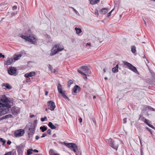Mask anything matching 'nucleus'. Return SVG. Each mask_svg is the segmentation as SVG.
<instances>
[{"mask_svg": "<svg viewBox=\"0 0 155 155\" xmlns=\"http://www.w3.org/2000/svg\"><path fill=\"white\" fill-rule=\"evenodd\" d=\"M21 37L31 44H35L36 42V39L35 36L33 35H31L28 36L25 35H21Z\"/></svg>", "mask_w": 155, "mask_h": 155, "instance_id": "7ed1b4c3", "label": "nucleus"}, {"mask_svg": "<svg viewBox=\"0 0 155 155\" xmlns=\"http://www.w3.org/2000/svg\"><path fill=\"white\" fill-rule=\"evenodd\" d=\"M1 57L4 58L5 57V56L4 55L2 54V53H0V58Z\"/></svg>", "mask_w": 155, "mask_h": 155, "instance_id": "c03bdc74", "label": "nucleus"}, {"mask_svg": "<svg viewBox=\"0 0 155 155\" xmlns=\"http://www.w3.org/2000/svg\"><path fill=\"white\" fill-rule=\"evenodd\" d=\"M40 130H41L42 132H45V130H47V128L45 127V126H43L41 127L40 128Z\"/></svg>", "mask_w": 155, "mask_h": 155, "instance_id": "393cba45", "label": "nucleus"}, {"mask_svg": "<svg viewBox=\"0 0 155 155\" xmlns=\"http://www.w3.org/2000/svg\"><path fill=\"white\" fill-rule=\"evenodd\" d=\"M12 112L14 114H16L20 112V109L17 107H14L12 109Z\"/></svg>", "mask_w": 155, "mask_h": 155, "instance_id": "4468645a", "label": "nucleus"}, {"mask_svg": "<svg viewBox=\"0 0 155 155\" xmlns=\"http://www.w3.org/2000/svg\"><path fill=\"white\" fill-rule=\"evenodd\" d=\"M62 94V97L65 99H67L68 98L67 96L64 94V93L62 92V93H60Z\"/></svg>", "mask_w": 155, "mask_h": 155, "instance_id": "7c9ffc66", "label": "nucleus"}, {"mask_svg": "<svg viewBox=\"0 0 155 155\" xmlns=\"http://www.w3.org/2000/svg\"><path fill=\"white\" fill-rule=\"evenodd\" d=\"M21 55L20 54H19L16 56L15 57L13 58L14 60H15L14 61H15L17 60L18 59H19L20 58V57H21Z\"/></svg>", "mask_w": 155, "mask_h": 155, "instance_id": "bb28decb", "label": "nucleus"}, {"mask_svg": "<svg viewBox=\"0 0 155 155\" xmlns=\"http://www.w3.org/2000/svg\"><path fill=\"white\" fill-rule=\"evenodd\" d=\"M34 116V115H31L30 116V117L31 118H32V117H33Z\"/></svg>", "mask_w": 155, "mask_h": 155, "instance_id": "bf43d9fd", "label": "nucleus"}, {"mask_svg": "<svg viewBox=\"0 0 155 155\" xmlns=\"http://www.w3.org/2000/svg\"><path fill=\"white\" fill-rule=\"evenodd\" d=\"M131 51L133 53H135L136 51V47L133 45L131 47Z\"/></svg>", "mask_w": 155, "mask_h": 155, "instance_id": "b1692460", "label": "nucleus"}, {"mask_svg": "<svg viewBox=\"0 0 155 155\" xmlns=\"http://www.w3.org/2000/svg\"><path fill=\"white\" fill-rule=\"evenodd\" d=\"M33 150L32 149H29L27 150V154L28 155H31L32 153V151Z\"/></svg>", "mask_w": 155, "mask_h": 155, "instance_id": "cd10ccee", "label": "nucleus"}, {"mask_svg": "<svg viewBox=\"0 0 155 155\" xmlns=\"http://www.w3.org/2000/svg\"><path fill=\"white\" fill-rule=\"evenodd\" d=\"M146 107L148 109L150 110H154V109L153 108L151 107H149L148 106H146Z\"/></svg>", "mask_w": 155, "mask_h": 155, "instance_id": "72a5a7b5", "label": "nucleus"}, {"mask_svg": "<svg viewBox=\"0 0 155 155\" xmlns=\"http://www.w3.org/2000/svg\"><path fill=\"white\" fill-rule=\"evenodd\" d=\"M124 64L125 65H127L128 67L130 69L133 71L135 73H138V72L136 68L135 67L133 66L131 64L127 61L124 62Z\"/></svg>", "mask_w": 155, "mask_h": 155, "instance_id": "423d86ee", "label": "nucleus"}, {"mask_svg": "<svg viewBox=\"0 0 155 155\" xmlns=\"http://www.w3.org/2000/svg\"><path fill=\"white\" fill-rule=\"evenodd\" d=\"M48 126L51 129H54L56 128V127L54 126L51 122H49L48 124Z\"/></svg>", "mask_w": 155, "mask_h": 155, "instance_id": "6ab92c4d", "label": "nucleus"}, {"mask_svg": "<svg viewBox=\"0 0 155 155\" xmlns=\"http://www.w3.org/2000/svg\"><path fill=\"white\" fill-rule=\"evenodd\" d=\"M113 10H111L110 12H109L107 14V17H109L111 13L112 12Z\"/></svg>", "mask_w": 155, "mask_h": 155, "instance_id": "37998d69", "label": "nucleus"}, {"mask_svg": "<svg viewBox=\"0 0 155 155\" xmlns=\"http://www.w3.org/2000/svg\"><path fill=\"white\" fill-rule=\"evenodd\" d=\"M75 29L76 31V33L78 35L81 33L82 31L81 29L79 28L75 27Z\"/></svg>", "mask_w": 155, "mask_h": 155, "instance_id": "4be33fe9", "label": "nucleus"}, {"mask_svg": "<svg viewBox=\"0 0 155 155\" xmlns=\"http://www.w3.org/2000/svg\"><path fill=\"white\" fill-rule=\"evenodd\" d=\"M146 129H147V130H148L150 132V133L151 134H152V132L151 131V130L149 128H147V127L146 128Z\"/></svg>", "mask_w": 155, "mask_h": 155, "instance_id": "a18cd8bd", "label": "nucleus"}, {"mask_svg": "<svg viewBox=\"0 0 155 155\" xmlns=\"http://www.w3.org/2000/svg\"><path fill=\"white\" fill-rule=\"evenodd\" d=\"M17 7L16 5H14L12 7V10H15L17 9Z\"/></svg>", "mask_w": 155, "mask_h": 155, "instance_id": "4c0bfd02", "label": "nucleus"}, {"mask_svg": "<svg viewBox=\"0 0 155 155\" xmlns=\"http://www.w3.org/2000/svg\"><path fill=\"white\" fill-rule=\"evenodd\" d=\"M91 45L90 43H87L86 45V48L87 49L91 48Z\"/></svg>", "mask_w": 155, "mask_h": 155, "instance_id": "c85d7f7f", "label": "nucleus"}, {"mask_svg": "<svg viewBox=\"0 0 155 155\" xmlns=\"http://www.w3.org/2000/svg\"><path fill=\"white\" fill-rule=\"evenodd\" d=\"M144 122L147 124L149 127L152 128L153 129L155 130V127H154L151 124V123L150 122L149 120H147L146 119H145L144 120Z\"/></svg>", "mask_w": 155, "mask_h": 155, "instance_id": "2eb2a0df", "label": "nucleus"}, {"mask_svg": "<svg viewBox=\"0 0 155 155\" xmlns=\"http://www.w3.org/2000/svg\"><path fill=\"white\" fill-rule=\"evenodd\" d=\"M14 61L13 58H8L6 61H4V64L5 65H9L12 63Z\"/></svg>", "mask_w": 155, "mask_h": 155, "instance_id": "f8f14e48", "label": "nucleus"}, {"mask_svg": "<svg viewBox=\"0 0 155 155\" xmlns=\"http://www.w3.org/2000/svg\"><path fill=\"white\" fill-rule=\"evenodd\" d=\"M22 147H21V145H20V146H19L18 147V150H19V149L21 148Z\"/></svg>", "mask_w": 155, "mask_h": 155, "instance_id": "13d9d810", "label": "nucleus"}, {"mask_svg": "<svg viewBox=\"0 0 155 155\" xmlns=\"http://www.w3.org/2000/svg\"><path fill=\"white\" fill-rule=\"evenodd\" d=\"M81 68L83 70V71L86 74H91V71L89 68L86 66H82L81 67Z\"/></svg>", "mask_w": 155, "mask_h": 155, "instance_id": "9d476101", "label": "nucleus"}, {"mask_svg": "<svg viewBox=\"0 0 155 155\" xmlns=\"http://www.w3.org/2000/svg\"><path fill=\"white\" fill-rule=\"evenodd\" d=\"M132 124H133L132 122H131V126H132Z\"/></svg>", "mask_w": 155, "mask_h": 155, "instance_id": "774afa93", "label": "nucleus"}, {"mask_svg": "<svg viewBox=\"0 0 155 155\" xmlns=\"http://www.w3.org/2000/svg\"><path fill=\"white\" fill-rule=\"evenodd\" d=\"M143 58H146V57L145 56V55H144L143 57Z\"/></svg>", "mask_w": 155, "mask_h": 155, "instance_id": "338daca9", "label": "nucleus"}, {"mask_svg": "<svg viewBox=\"0 0 155 155\" xmlns=\"http://www.w3.org/2000/svg\"><path fill=\"white\" fill-rule=\"evenodd\" d=\"M6 155H13L12 152H9L5 154Z\"/></svg>", "mask_w": 155, "mask_h": 155, "instance_id": "e433bc0d", "label": "nucleus"}, {"mask_svg": "<svg viewBox=\"0 0 155 155\" xmlns=\"http://www.w3.org/2000/svg\"><path fill=\"white\" fill-rule=\"evenodd\" d=\"M39 138V137L38 136H36L35 137V139L37 140H38Z\"/></svg>", "mask_w": 155, "mask_h": 155, "instance_id": "3c124183", "label": "nucleus"}, {"mask_svg": "<svg viewBox=\"0 0 155 155\" xmlns=\"http://www.w3.org/2000/svg\"><path fill=\"white\" fill-rule=\"evenodd\" d=\"M29 130H30V132H31V133H32L34 134L35 130L34 125L32 128H30Z\"/></svg>", "mask_w": 155, "mask_h": 155, "instance_id": "a878e982", "label": "nucleus"}, {"mask_svg": "<svg viewBox=\"0 0 155 155\" xmlns=\"http://www.w3.org/2000/svg\"><path fill=\"white\" fill-rule=\"evenodd\" d=\"M79 121L80 123H81L82 121V120L81 118H80L79 119Z\"/></svg>", "mask_w": 155, "mask_h": 155, "instance_id": "5fc2aeb1", "label": "nucleus"}, {"mask_svg": "<svg viewBox=\"0 0 155 155\" xmlns=\"http://www.w3.org/2000/svg\"><path fill=\"white\" fill-rule=\"evenodd\" d=\"M15 14H16L14 12H12L11 13V15H12V16L15 15Z\"/></svg>", "mask_w": 155, "mask_h": 155, "instance_id": "864d4df0", "label": "nucleus"}, {"mask_svg": "<svg viewBox=\"0 0 155 155\" xmlns=\"http://www.w3.org/2000/svg\"><path fill=\"white\" fill-rule=\"evenodd\" d=\"M8 73L9 74L15 76L17 75L16 69L14 67H10L8 70Z\"/></svg>", "mask_w": 155, "mask_h": 155, "instance_id": "0eeeda50", "label": "nucleus"}, {"mask_svg": "<svg viewBox=\"0 0 155 155\" xmlns=\"http://www.w3.org/2000/svg\"><path fill=\"white\" fill-rule=\"evenodd\" d=\"M104 79H105L106 80H107L108 78H107V77H105V78H104Z\"/></svg>", "mask_w": 155, "mask_h": 155, "instance_id": "0e129e2a", "label": "nucleus"}, {"mask_svg": "<svg viewBox=\"0 0 155 155\" xmlns=\"http://www.w3.org/2000/svg\"><path fill=\"white\" fill-rule=\"evenodd\" d=\"M80 90V87L77 85H75L73 89L72 94L73 95H75V94L78 93Z\"/></svg>", "mask_w": 155, "mask_h": 155, "instance_id": "9b49d317", "label": "nucleus"}, {"mask_svg": "<svg viewBox=\"0 0 155 155\" xmlns=\"http://www.w3.org/2000/svg\"><path fill=\"white\" fill-rule=\"evenodd\" d=\"M35 75V73L34 71H32L28 73H27L25 74V77L26 78L29 77L34 76Z\"/></svg>", "mask_w": 155, "mask_h": 155, "instance_id": "ddd939ff", "label": "nucleus"}, {"mask_svg": "<svg viewBox=\"0 0 155 155\" xmlns=\"http://www.w3.org/2000/svg\"><path fill=\"white\" fill-rule=\"evenodd\" d=\"M55 135H56V134H53V137H55Z\"/></svg>", "mask_w": 155, "mask_h": 155, "instance_id": "69168bd1", "label": "nucleus"}, {"mask_svg": "<svg viewBox=\"0 0 155 155\" xmlns=\"http://www.w3.org/2000/svg\"><path fill=\"white\" fill-rule=\"evenodd\" d=\"M11 142L9 140H8L7 142V144L8 145H10L11 143Z\"/></svg>", "mask_w": 155, "mask_h": 155, "instance_id": "de8ad7c7", "label": "nucleus"}, {"mask_svg": "<svg viewBox=\"0 0 155 155\" xmlns=\"http://www.w3.org/2000/svg\"><path fill=\"white\" fill-rule=\"evenodd\" d=\"M57 88L59 93H62V86L59 83L58 84Z\"/></svg>", "mask_w": 155, "mask_h": 155, "instance_id": "a211bd4d", "label": "nucleus"}, {"mask_svg": "<svg viewBox=\"0 0 155 155\" xmlns=\"http://www.w3.org/2000/svg\"><path fill=\"white\" fill-rule=\"evenodd\" d=\"M30 79L29 78H27L26 79V82H30Z\"/></svg>", "mask_w": 155, "mask_h": 155, "instance_id": "09e8293b", "label": "nucleus"}, {"mask_svg": "<svg viewBox=\"0 0 155 155\" xmlns=\"http://www.w3.org/2000/svg\"><path fill=\"white\" fill-rule=\"evenodd\" d=\"M47 133L48 134H51V130L50 129H49L47 130Z\"/></svg>", "mask_w": 155, "mask_h": 155, "instance_id": "a19ab883", "label": "nucleus"}, {"mask_svg": "<svg viewBox=\"0 0 155 155\" xmlns=\"http://www.w3.org/2000/svg\"><path fill=\"white\" fill-rule=\"evenodd\" d=\"M34 152H36V153H38V151L36 149H34V150H33Z\"/></svg>", "mask_w": 155, "mask_h": 155, "instance_id": "8fccbe9b", "label": "nucleus"}, {"mask_svg": "<svg viewBox=\"0 0 155 155\" xmlns=\"http://www.w3.org/2000/svg\"><path fill=\"white\" fill-rule=\"evenodd\" d=\"M118 64H117L116 66L113 68L112 69V71L114 73H117L118 71Z\"/></svg>", "mask_w": 155, "mask_h": 155, "instance_id": "aec40b11", "label": "nucleus"}, {"mask_svg": "<svg viewBox=\"0 0 155 155\" xmlns=\"http://www.w3.org/2000/svg\"><path fill=\"white\" fill-rule=\"evenodd\" d=\"M127 122V118H124L123 119V123L124 124H125Z\"/></svg>", "mask_w": 155, "mask_h": 155, "instance_id": "79ce46f5", "label": "nucleus"}, {"mask_svg": "<svg viewBox=\"0 0 155 155\" xmlns=\"http://www.w3.org/2000/svg\"><path fill=\"white\" fill-rule=\"evenodd\" d=\"M108 141L109 146L110 147L116 150L117 149L119 146L118 140L114 141L111 139L110 138L109 139Z\"/></svg>", "mask_w": 155, "mask_h": 155, "instance_id": "20e7f679", "label": "nucleus"}, {"mask_svg": "<svg viewBox=\"0 0 155 155\" xmlns=\"http://www.w3.org/2000/svg\"><path fill=\"white\" fill-rule=\"evenodd\" d=\"M47 103L48 108L51 111L54 110L56 107L54 102L49 101Z\"/></svg>", "mask_w": 155, "mask_h": 155, "instance_id": "6e6552de", "label": "nucleus"}, {"mask_svg": "<svg viewBox=\"0 0 155 155\" xmlns=\"http://www.w3.org/2000/svg\"><path fill=\"white\" fill-rule=\"evenodd\" d=\"M4 119H5V118L4 116L0 118V121Z\"/></svg>", "mask_w": 155, "mask_h": 155, "instance_id": "603ef678", "label": "nucleus"}, {"mask_svg": "<svg viewBox=\"0 0 155 155\" xmlns=\"http://www.w3.org/2000/svg\"><path fill=\"white\" fill-rule=\"evenodd\" d=\"M96 98V97L95 96H94L93 97V99H94Z\"/></svg>", "mask_w": 155, "mask_h": 155, "instance_id": "680f3d73", "label": "nucleus"}, {"mask_svg": "<svg viewBox=\"0 0 155 155\" xmlns=\"http://www.w3.org/2000/svg\"><path fill=\"white\" fill-rule=\"evenodd\" d=\"M108 8H104L101 9L100 13L101 14H105L108 12Z\"/></svg>", "mask_w": 155, "mask_h": 155, "instance_id": "f3484780", "label": "nucleus"}, {"mask_svg": "<svg viewBox=\"0 0 155 155\" xmlns=\"http://www.w3.org/2000/svg\"><path fill=\"white\" fill-rule=\"evenodd\" d=\"M48 67L51 71H52V70L53 69L52 66L50 64H48Z\"/></svg>", "mask_w": 155, "mask_h": 155, "instance_id": "f704fd0d", "label": "nucleus"}, {"mask_svg": "<svg viewBox=\"0 0 155 155\" xmlns=\"http://www.w3.org/2000/svg\"><path fill=\"white\" fill-rule=\"evenodd\" d=\"M13 102L6 97L5 96L2 95L0 98V116L8 113Z\"/></svg>", "mask_w": 155, "mask_h": 155, "instance_id": "f257e3e1", "label": "nucleus"}, {"mask_svg": "<svg viewBox=\"0 0 155 155\" xmlns=\"http://www.w3.org/2000/svg\"><path fill=\"white\" fill-rule=\"evenodd\" d=\"M25 132L24 130L20 129L15 131L14 135L16 137H20L22 136L24 134Z\"/></svg>", "mask_w": 155, "mask_h": 155, "instance_id": "1a4fd4ad", "label": "nucleus"}, {"mask_svg": "<svg viewBox=\"0 0 155 155\" xmlns=\"http://www.w3.org/2000/svg\"><path fill=\"white\" fill-rule=\"evenodd\" d=\"M64 144L65 146L73 150L75 153L76 152L77 150H78V147L75 143H67L64 142Z\"/></svg>", "mask_w": 155, "mask_h": 155, "instance_id": "39448f33", "label": "nucleus"}, {"mask_svg": "<svg viewBox=\"0 0 155 155\" xmlns=\"http://www.w3.org/2000/svg\"><path fill=\"white\" fill-rule=\"evenodd\" d=\"M50 155H60L58 153H55L54 152V151L52 149H50L49 151Z\"/></svg>", "mask_w": 155, "mask_h": 155, "instance_id": "5701e85b", "label": "nucleus"}, {"mask_svg": "<svg viewBox=\"0 0 155 155\" xmlns=\"http://www.w3.org/2000/svg\"><path fill=\"white\" fill-rule=\"evenodd\" d=\"M104 71V72H106V69H104L103 70Z\"/></svg>", "mask_w": 155, "mask_h": 155, "instance_id": "e2e57ef3", "label": "nucleus"}, {"mask_svg": "<svg viewBox=\"0 0 155 155\" xmlns=\"http://www.w3.org/2000/svg\"><path fill=\"white\" fill-rule=\"evenodd\" d=\"M74 11L77 15H79V13L75 9H74Z\"/></svg>", "mask_w": 155, "mask_h": 155, "instance_id": "ea45409f", "label": "nucleus"}, {"mask_svg": "<svg viewBox=\"0 0 155 155\" xmlns=\"http://www.w3.org/2000/svg\"><path fill=\"white\" fill-rule=\"evenodd\" d=\"M46 136H47L46 134H43L42 135V136H41V137H45Z\"/></svg>", "mask_w": 155, "mask_h": 155, "instance_id": "49530a36", "label": "nucleus"}, {"mask_svg": "<svg viewBox=\"0 0 155 155\" xmlns=\"http://www.w3.org/2000/svg\"><path fill=\"white\" fill-rule=\"evenodd\" d=\"M12 117V116L11 114L6 115L4 116L5 119L11 118Z\"/></svg>", "mask_w": 155, "mask_h": 155, "instance_id": "2f4dec72", "label": "nucleus"}, {"mask_svg": "<svg viewBox=\"0 0 155 155\" xmlns=\"http://www.w3.org/2000/svg\"><path fill=\"white\" fill-rule=\"evenodd\" d=\"M143 21H144V24H145V25H147L146 23V21H145L144 19H143Z\"/></svg>", "mask_w": 155, "mask_h": 155, "instance_id": "052dcab7", "label": "nucleus"}, {"mask_svg": "<svg viewBox=\"0 0 155 155\" xmlns=\"http://www.w3.org/2000/svg\"><path fill=\"white\" fill-rule=\"evenodd\" d=\"M33 134L32 133H31V132H29L28 133V134L29 137L30 138L31 137Z\"/></svg>", "mask_w": 155, "mask_h": 155, "instance_id": "58836bf2", "label": "nucleus"}, {"mask_svg": "<svg viewBox=\"0 0 155 155\" xmlns=\"http://www.w3.org/2000/svg\"><path fill=\"white\" fill-rule=\"evenodd\" d=\"M55 70L54 69H53L52 70V71H51V72L53 73H55Z\"/></svg>", "mask_w": 155, "mask_h": 155, "instance_id": "6e6d98bb", "label": "nucleus"}, {"mask_svg": "<svg viewBox=\"0 0 155 155\" xmlns=\"http://www.w3.org/2000/svg\"><path fill=\"white\" fill-rule=\"evenodd\" d=\"M47 117L46 116H45L44 118H41V121L42 122H43L45 121V119H47Z\"/></svg>", "mask_w": 155, "mask_h": 155, "instance_id": "c9c22d12", "label": "nucleus"}, {"mask_svg": "<svg viewBox=\"0 0 155 155\" xmlns=\"http://www.w3.org/2000/svg\"><path fill=\"white\" fill-rule=\"evenodd\" d=\"M2 85L3 87H5L8 89H11L12 88V86L7 83H3L2 84Z\"/></svg>", "mask_w": 155, "mask_h": 155, "instance_id": "dca6fc26", "label": "nucleus"}, {"mask_svg": "<svg viewBox=\"0 0 155 155\" xmlns=\"http://www.w3.org/2000/svg\"><path fill=\"white\" fill-rule=\"evenodd\" d=\"M0 141L1 142L3 143V144L4 145L5 144L6 142L5 141V140H4L2 138H0Z\"/></svg>", "mask_w": 155, "mask_h": 155, "instance_id": "473e14b6", "label": "nucleus"}, {"mask_svg": "<svg viewBox=\"0 0 155 155\" xmlns=\"http://www.w3.org/2000/svg\"><path fill=\"white\" fill-rule=\"evenodd\" d=\"M64 49L63 46L60 44L56 45L51 49V52L50 55L53 56L56 54L58 52L62 51Z\"/></svg>", "mask_w": 155, "mask_h": 155, "instance_id": "f03ea898", "label": "nucleus"}, {"mask_svg": "<svg viewBox=\"0 0 155 155\" xmlns=\"http://www.w3.org/2000/svg\"><path fill=\"white\" fill-rule=\"evenodd\" d=\"M73 81L72 80H70L69 81L68 83L67 84L68 87H69L71 84H73Z\"/></svg>", "mask_w": 155, "mask_h": 155, "instance_id": "c756f323", "label": "nucleus"}, {"mask_svg": "<svg viewBox=\"0 0 155 155\" xmlns=\"http://www.w3.org/2000/svg\"><path fill=\"white\" fill-rule=\"evenodd\" d=\"M48 94V92L47 91H46L45 92V95L46 96H47Z\"/></svg>", "mask_w": 155, "mask_h": 155, "instance_id": "4d7b16f0", "label": "nucleus"}, {"mask_svg": "<svg viewBox=\"0 0 155 155\" xmlns=\"http://www.w3.org/2000/svg\"><path fill=\"white\" fill-rule=\"evenodd\" d=\"M78 71L79 73H80L81 74H82L84 78H87V75L86 74H85L84 73V72L83 71H81L80 70H78Z\"/></svg>", "mask_w": 155, "mask_h": 155, "instance_id": "412c9836", "label": "nucleus"}]
</instances>
